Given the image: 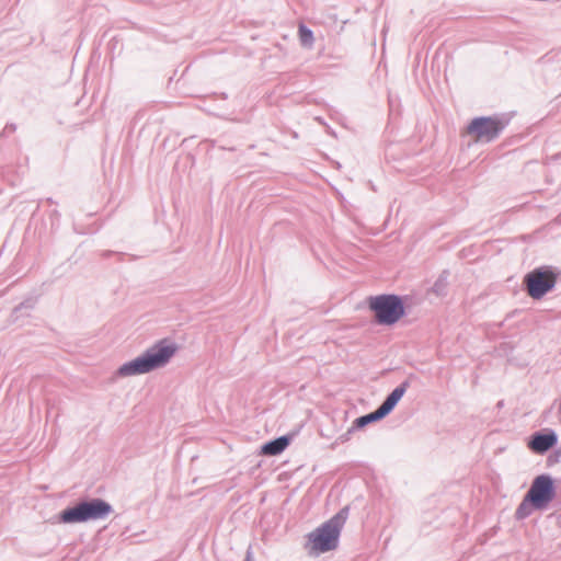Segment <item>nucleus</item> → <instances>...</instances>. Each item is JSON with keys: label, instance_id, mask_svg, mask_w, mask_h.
Wrapping results in <instances>:
<instances>
[{"label": "nucleus", "instance_id": "nucleus-1", "mask_svg": "<svg viewBox=\"0 0 561 561\" xmlns=\"http://www.w3.org/2000/svg\"><path fill=\"white\" fill-rule=\"evenodd\" d=\"M176 352L174 344L159 341L135 359L124 363L116 371L117 377L148 374L169 364Z\"/></svg>", "mask_w": 561, "mask_h": 561}, {"label": "nucleus", "instance_id": "nucleus-2", "mask_svg": "<svg viewBox=\"0 0 561 561\" xmlns=\"http://www.w3.org/2000/svg\"><path fill=\"white\" fill-rule=\"evenodd\" d=\"M348 506L343 507L333 517L308 535L306 549L309 554L318 556L337 547L339 537L348 517Z\"/></svg>", "mask_w": 561, "mask_h": 561}, {"label": "nucleus", "instance_id": "nucleus-3", "mask_svg": "<svg viewBox=\"0 0 561 561\" xmlns=\"http://www.w3.org/2000/svg\"><path fill=\"white\" fill-rule=\"evenodd\" d=\"M112 512V506L101 499L83 501L73 507L64 510L59 514V522L64 524L82 523L90 519L105 518Z\"/></svg>", "mask_w": 561, "mask_h": 561}, {"label": "nucleus", "instance_id": "nucleus-4", "mask_svg": "<svg viewBox=\"0 0 561 561\" xmlns=\"http://www.w3.org/2000/svg\"><path fill=\"white\" fill-rule=\"evenodd\" d=\"M369 308L375 312L379 324H394L404 314V306L397 295L369 297Z\"/></svg>", "mask_w": 561, "mask_h": 561}, {"label": "nucleus", "instance_id": "nucleus-5", "mask_svg": "<svg viewBox=\"0 0 561 561\" xmlns=\"http://www.w3.org/2000/svg\"><path fill=\"white\" fill-rule=\"evenodd\" d=\"M507 125L500 116H481L473 118L467 127V133L477 142H491L496 139Z\"/></svg>", "mask_w": 561, "mask_h": 561}, {"label": "nucleus", "instance_id": "nucleus-6", "mask_svg": "<svg viewBox=\"0 0 561 561\" xmlns=\"http://www.w3.org/2000/svg\"><path fill=\"white\" fill-rule=\"evenodd\" d=\"M524 283L528 295L534 299H540L553 289L557 275L547 267H539L526 274Z\"/></svg>", "mask_w": 561, "mask_h": 561}, {"label": "nucleus", "instance_id": "nucleus-7", "mask_svg": "<svg viewBox=\"0 0 561 561\" xmlns=\"http://www.w3.org/2000/svg\"><path fill=\"white\" fill-rule=\"evenodd\" d=\"M526 495L535 504L537 511L546 510L556 497V488L551 476L540 474L536 477Z\"/></svg>", "mask_w": 561, "mask_h": 561}, {"label": "nucleus", "instance_id": "nucleus-8", "mask_svg": "<svg viewBox=\"0 0 561 561\" xmlns=\"http://www.w3.org/2000/svg\"><path fill=\"white\" fill-rule=\"evenodd\" d=\"M557 442L558 437L553 431L549 433L537 432L531 436L528 447L537 454H543L552 448Z\"/></svg>", "mask_w": 561, "mask_h": 561}, {"label": "nucleus", "instance_id": "nucleus-9", "mask_svg": "<svg viewBox=\"0 0 561 561\" xmlns=\"http://www.w3.org/2000/svg\"><path fill=\"white\" fill-rule=\"evenodd\" d=\"M409 381L401 382L397 388H394L385 399V401L379 405L381 411L386 414V416L394 409L401 398L404 396L409 388Z\"/></svg>", "mask_w": 561, "mask_h": 561}, {"label": "nucleus", "instance_id": "nucleus-10", "mask_svg": "<svg viewBox=\"0 0 561 561\" xmlns=\"http://www.w3.org/2000/svg\"><path fill=\"white\" fill-rule=\"evenodd\" d=\"M288 445L289 438L287 436H280L264 444L261 448V453L266 456H276L282 454Z\"/></svg>", "mask_w": 561, "mask_h": 561}, {"label": "nucleus", "instance_id": "nucleus-11", "mask_svg": "<svg viewBox=\"0 0 561 561\" xmlns=\"http://www.w3.org/2000/svg\"><path fill=\"white\" fill-rule=\"evenodd\" d=\"M385 416H386V414L378 407L377 410H375L374 412L357 417L353 422L354 428H357V430L363 428L373 422H377V421L383 419Z\"/></svg>", "mask_w": 561, "mask_h": 561}, {"label": "nucleus", "instance_id": "nucleus-12", "mask_svg": "<svg viewBox=\"0 0 561 561\" xmlns=\"http://www.w3.org/2000/svg\"><path fill=\"white\" fill-rule=\"evenodd\" d=\"M534 511H537L535 508V504L530 500H528L527 495H525L516 508L515 517L517 519H525L528 516H530Z\"/></svg>", "mask_w": 561, "mask_h": 561}, {"label": "nucleus", "instance_id": "nucleus-13", "mask_svg": "<svg viewBox=\"0 0 561 561\" xmlns=\"http://www.w3.org/2000/svg\"><path fill=\"white\" fill-rule=\"evenodd\" d=\"M299 39L302 46L311 47L313 44V33L306 25L300 24L298 28Z\"/></svg>", "mask_w": 561, "mask_h": 561}, {"label": "nucleus", "instance_id": "nucleus-14", "mask_svg": "<svg viewBox=\"0 0 561 561\" xmlns=\"http://www.w3.org/2000/svg\"><path fill=\"white\" fill-rule=\"evenodd\" d=\"M447 286V275L446 273H443L439 278L435 282L433 285V291L437 295L443 294Z\"/></svg>", "mask_w": 561, "mask_h": 561}, {"label": "nucleus", "instance_id": "nucleus-15", "mask_svg": "<svg viewBox=\"0 0 561 561\" xmlns=\"http://www.w3.org/2000/svg\"><path fill=\"white\" fill-rule=\"evenodd\" d=\"M357 428H354V424L345 432L343 433L342 435L339 436L337 438V443H346L351 439V436L352 434L356 431Z\"/></svg>", "mask_w": 561, "mask_h": 561}, {"label": "nucleus", "instance_id": "nucleus-16", "mask_svg": "<svg viewBox=\"0 0 561 561\" xmlns=\"http://www.w3.org/2000/svg\"><path fill=\"white\" fill-rule=\"evenodd\" d=\"M245 561H250V553H248Z\"/></svg>", "mask_w": 561, "mask_h": 561}]
</instances>
